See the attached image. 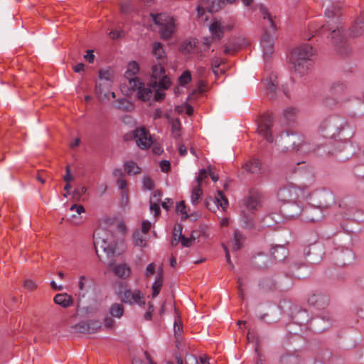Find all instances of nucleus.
<instances>
[{
  "instance_id": "f257e3e1",
  "label": "nucleus",
  "mask_w": 364,
  "mask_h": 364,
  "mask_svg": "<svg viewBox=\"0 0 364 364\" xmlns=\"http://www.w3.org/2000/svg\"><path fill=\"white\" fill-rule=\"evenodd\" d=\"M340 6L338 3L328 1L326 3L325 16L328 18L326 25L322 26L319 33L326 34L328 32V38L333 46L341 53H347L349 51L348 43L345 30L340 20Z\"/></svg>"
},
{
  "instance_id": "f03ea898",
  "label": "nucleus",
  "mask_w": 364,
  "mask_h": 364,
  "mask_svg": "<svg viewBox=\"0 0 364 364\" xmlns=\"http://www.w3.org/2000/svg\"><path fill=\"white\" fill-rule=\"evenodd\" d=\"M282 151H295L302 154L316 151L318 146L305 139L299 132H286L281 133L275 140Z\"/></svg>"
},
{
  "instance_id": "7ed1b4c3",
  "label": "nucleus",
  "mask_w": 364,
  "mask_h": 364,
  "mask_svg": "<svg viewBox=\"0 0 364 364\" xmlns=\"http://www.w3.org/2000/svg\"><path fill=\"white\" fill-rule=\"evenodd\" d=\"M313 55V48L309 44H304L294 49L289 61L295 72L301 75L306 73L312 65Z\"/></svg>"
},
{
  "instance_id": "20e7f679",
  "label": "nucleus",
  "mask_w": 364,
  "mask_h": 364,
  "mask_svg": "<svg viewBox=\"0 0 364 364\" xmlns=\"http://www.w3.org/2000/svg\"><path fill=\"white\" fill-rule=\"evenodd\" d=\"M139 69V65L135 61L129 63L125 73V77L129 80V87L137 91L138 98L146 102L152 97V92L149 86L144 87V84L137 77H134Z\"/></svg>"
},
{
  "instance_id": "39448f33",
  "label": "nucleus",
  "mask_w": 364,
  "mask_h": 364,
  "mask_svg": "<svg viewBox=\"0 0 364 364\" xmlns=\"http://www.w3.org/2000/svg\"><path fill=\"white\" fill-rule=\"evenodd\" d=\"M117 245V242L111 232H97L94 234V245L99 257L100 250L105 253L108 257L112 256L116 251Z\"/></svg>"
},
{
  "instance_id": "423d86ee",
  "label": "nucleus",
  "mask_w": 364,
  "mask_h": 364,
  "mask_svg": "<svg viewBox=\"0 0 364 364\" xmlns=\"http://www.w3.org/2000/svg\"><path fill=\"white\" fill-rule=\"evenodd\" d=\"M346 124L345 119L338 115L326 117L321 123L318 131L325 137L334 138L343 129Z\"/></svg>"
},
{
  "instance_id": "0eeeda50",
  "label": "nucleus",
  "mask_w": 364,
  "mask_h": 364,
  "mask_svg": "<svg viewBox=\"0 0 364 364\" xmlns=\"http://www.w3.org/2000/svg\"><path fill=\"white\" fill-rule=\"evenodd\" d=\"M306 187H297L292 183H287L279 188L277 191V199L283 203L294 201L299 198H305Z\"/></svg>"
},
{
  "instance_id": "6e6552de",
  "label": "nucleus",
  "mask_w": 364,
  "mask_h": 364,
  "mask_svg": "<svg viewBox=\"0 0 364 364\" xmlns=\"http://www.w3.org/2000/svg\"><path fill=\"white\" fill-rule=\"evenodd\" d=\"M305 198H309L314 206L319 208H327L333 200L331 192L326 188L317 189L311 193L306 191Z\"/></svg>"
},
{
  "instance_id": "1a4fd4ad",
  "label": "nucleus",
  "mask_w": 364,
  "mask_h": 364,
  "mask_svg": "<svg viewBox=\"0 0 364 364\" xmlns=\"http://www.w3.org/2000/svg\"><path fill=\"white\" fill-rule=\"evenodd\" d=\"M154 22L160 25V36L164 40L169 39L175 32V19L165 14H158L153 17Z\"/></svg>"
},
{
  "instance_id": "9d476101",
  "label": "nucleus",
  "mask_w": 364,
  "mask_h": 364,
  "mask_svg": "<svg viewBox=\"0 0 364 364\" xmlns=\"http://www.w3.org/2000/svg\"><path fill=\"white\" fill-rule=\"evenodd\" d=\"M262 89L264 95L270 100L276 99L281 91L279 86V82L277 75L272 73L269 75L265 77L262 82Z\"/></svg>"
},
{
  "instance_id": "9b49d317",
  "label": "nucleus",
  "mask_w": 364,
  "mask_h": 364,
  "mask_svg": "<svg viewBox=\"0 0 364 364\" xmlns=\"http://www.w3.org/2000/svg\"><path fill=\"white\" fill-rule=\"evenodd\" d=\"M164 64V63L158 62L153 66L151 76L154 80L151 84H154V88L156 84H159V87L163 89H168L171 85L169 77L165 75Z\"/></svg>"
},
{
  "instance_id": "f8f14e48",
  "label": "nucleus",
  "mask_w": 364,
  "mask_h": 364,
  "mask_svg": "<svg viewBox=\"0 0 364 364\" xmlns=\"http://www.w3.org/2000/svg\"><path fill=\"white\" fill-rule=\"evenodd\" d=\"M273 119L272 114L262 116L257 127L258 133L269 143L274 141V136L272 135Z\"/></svg>"
},
{
  "instance_id": "ddd939ff",
  "label": "nucleus",
  "mask_w": 364,
  "mask_h": 364,
  "mask_svg": "<svg viewBox=\"0 0 364 364\" xmlns=\"http://www.w3.org/2000/svg\"><path fill=\"white\" fill-rule=\"evenodd\" d=\"M119 299L129 305L138 304L141 306L145 304L144 295L138 289H126L119 293Z\"/></svg>"
},
{
  "instance_id": "4468645a",
  "label": "nucleus",
  "mask_w": 364,
  "mask_h": 364,
  "mask_svg": "<svg viewBox=\"0 0 364 364\" xmlns=\"http://www.w3.org/2000/svg\"><path fill=\"white\" fill-rule=\"evenodd\" d=\"M133 136L137 146L141 149H146L152 144L151 135L149 131L144 127L136 129L133 132Z\"/></svg>"
},
{
  "instance_id": "2eb2a0df",
  "label": "nucleus",
  "mask_w": 364,
  "mask_h": 364,
  "mask_svg": "<svg viewBox=\"0 0 364 364\" xmlns=\"http://www.w3.org/2000/svg\"><path fill=\"white\" fill-rule=\"evenodd\" d=\"M233 27V23L216 20L211 23L209 29L213 37L215 39L220 40L223 38L225 31H231Z\"/></svg>"
},
{
  "instance_id": "dca6fc26",
  "label": "nucleus",
  "mask_w": 364,
  "mask_h": 364,
  "mask_svg": "<svg viewBox=\"0 0 364 364\" xmlns=\"http://www.w3.org/2000/svg\"><path fill=\"white\" fill-rule=\"evenodd\" d=\"M322 210L311 203V205L302 209V220L306 222L318 221L323 217Z\"/></svg>"
},
{
  "instance_id": "f3484780",
  "label": "nucleus",
  "mask_w": 364,
  "mask_h": 364,
  "mask_svg": "<svg viewBox=\"0 0 364 364\" xmlns=\"http://www.w3.org/2000/svg\"><path fill=\"white\" fill-rule=\"evenodd\" d=\"M94 280L86 275L79 277L77 282L78 296L80 299L85 298L87 294L93 289Z\"/></svg>"
},
{
  "instance_id": "a211bd4d",
  "label": "nucleus",
  "mask_w": 364,
  "mask_h": 364,
  "mask_svg": "<svg viewBox=\"0 0 364 364\" xmlns=\"http://www.w3.org/2000/svg\"><path fill=\"white\" fill-rule=\"evenodd\" d=\"M286 204L283 211L287 218H294L302 214L303 208L297 200L288 202Z\"/></svg>"
},
{
  "instance_id": "6ab92c4d",
  "label": "nucleus",
  "mask_w": 364,
  "mask_h": 364,
  "mask_svg": "<svg viewBox=\"0 0 364 364\" xmlns=\"http://www.w3.org/2000/svg\"><path fill=\"white\" fill-rule=\"evenodd\" d=\"M260 45L262 48L264 58H269L274 52V38L268 33L265 32L261 38Z\"/></svg>"
},
{
  "instance_id": "aec40b11",
  "label": "nucleus",
  "mask_w": 364,
  "mask_h": 364,
  "mask_svg": "<svg viewBox=\"0 0 364 364\" xmlns=\"http://www.w3.org/2000/svg\"><path fill=\"white\" fill-rule=\"evenodd\" d=\"M346 91L347 87L346 85L340 82H334L331 87V92L336 98L337 102L346 100Z\"/></svg>"
},
{
  "instance_id": "412c9836",
  "label": "nucleus",
  "mask_w": 364,
  "mask_h": 364,
  "mask_svg": "<svg viewBox=\"0 0 364 364\" xmlns=\"http://www.w3.org/2000/svg\"><path fill=\"white\" fill-rule=\"evenodd\" d=\"M308 303L317 308H324L328 304V298L322 294H313L309 297Z\"/></svg>"
},
{
  "instance_id": "4be33fe9",
  "label": "nucleus",
  "mask_w": 364,
  "mask_h": 364,
  "mask_svg": "<svg viewBox=\"0 0 364 364\" xmlns=\"http://www.w3.org/2000/svg\"><path fill=\"white\" fill-rule=\"evenodd\" d=\"M162 197V193L160 191L154 192L150 198L149 209L151 212L154 213V216L157 217L160 215L161 210L159 207V202Z\"/></svg>"
},
{
  "instance_id": "5701e85b",
  "label": "nucleus",
  "mask_w": 364,
  "mask_h": 364,
  "mask_svg": "<svg viewBox=\"0 0 364 364\" xmlns=\"http://www.w3.org/2000/svg\"><path fill=\"white\" fill-rule=\"evenodd\" d=\"M54 302L63 307L68 308L73 304V299L72 296L68 295L67 293L57 294L53 299Z\"/></svg>"
},
{
  "instance_id": "b1692460",
  "label": "nucleus",
  "mask_w": 364,
  "mask_h": 364,
  "mask_svg": "<svg viewBox=\"0 0 364 364\" xmlns=\"http://www.w3.org/2000/svg\"><path fill=\"white\" fill-rule=\"evenodd\" d=\"M323 254V248L320 244H314L311 245L308 253V255L311 257V260L313 262H316L318 259H321Z\"/></svg>"
},
{
  "instance_id": "393cba45",
  "label": "nucleus",
  "mask_w": 364,
  "mask_h": 364,
  "mask_svg": "<svg viewBox=\"0 0 364 364\" xmlns=\"http://www.w3.org/2000/svg\"><path fill=\"white\" fill-rule=\"evenodd\" d=\"M247 209L253 213L260 207V196L259 194H252L245 200Z\"/></svg>"
},
{
  "instance_id": "a878e982",
  "label": "nucleus",
  "mask_w": 364,
  "mask_h": 364,
  "mask_svg": "<svg viewBox=\"0 0 364 364\" xmlns=\"http://www.w3.org/2000/svg\"><path fill=\"white\" fill-rule=\"evenodd\" d=\"M272 255L277 261H283L288 255V250L284 245H276L272 248Z\"/></svg>"
},
{
  "instance_id": "bb28decb",
  "label": "nucleus",
  "mask_w": 364,
  "mask_h": 364,
  "mask_svg": "<svg viewBox=\"0 0 364 364\" xmlns=\"http://www.w3.org/2000/svg\"><path fill=\"white\" fill-rule=\"evenodd\" d=\"M351 33L354 36L364 34V14H361L351 27Z\"/></svg>"
},
{
  "instance_id": "cd10ccee",
  "label": "nucleus",
  "mask_w": 364,
  "mask_h": 364,
  "mask_svg": "<svg viewBox=\"0 0 364 364\" xmlns=\"http://www.w3.org/2000/svg\"><path fill=\"white\" fill-rule=\"evenodd\" d=\"M105 83L98 82L96 85L95 92L99 100L105 101L109 99V89L105 87Z\"/></svg>"
},
{
  "instance_id": "c85d7f7f",
  "label": "nucleus",
  "mask_w": 364,
  "mask_h": 364,
  "mask_svg": "<svg viewBox=\"0 0 364 364\" xmlns=\"http://www.w3.org/2000/svg\"><path fill=\"white\" fill-rule=\"evenodd\" d=\"M245 240V237L240 232V230H235L234 232L233 239L231 241L232 249L235 251L240 250L242 247V243Z\"/></svg>"
},
{
  "instance_id": "c756f323",
  "label": "nucleus",
  "mask_w": 364,
  "mask_h": 364,
  "mask_svg": "<svg viewBox=\"0 0 364 364\" xmlns=\"http://www.w3.org/2000/svg\"><path fill=\"white\" fill-rule=\"evenodd\" d=\"M299 114V109L294 107H288L283 110V116L288 122H294Z\"/></svg>"
},
{
  "instance_id": "7c9ffc66",
  "label": "nucleus",
  "mask_w": 364,
  "mask_h": 364,
  "mask_svg": "<svg viewBox=\"0 0 364 364\" xmlns=\"http://www.w3.org/2000/svg\"><path fill=\"white\" fill-rule=\"evenodd\" d=\"M152 52L154 56L159 60V63H166V55L164 54V50L161 43L156 42L154 43Z\"/></svg>"
},
{
  "instance_id": "2f4dec72",
  "label": "nucleus",
  "mask_w": 364,
  "mask_h": 364,
  "mask_svg": "<svg viewBox=\"0 0 364 364\" xmlns=\"http://www.w3.org/2000/svg\"><path fill=\"white\" fill-rule=\"evenodd\" d=\"M124 312V309L122 304L114 303L111 305L109 309V315L115 318L119 319L122 318Z\"/></svg>"
},
{
  "instance_id": "473e14b6",
  "label": "nucleus",
  "mask_w": 364,
  "mask_h": 364,
  "mask_svg": "<svg viewBox=\"0 0 364 364\" xmlns=\"http://www.w3.org/2000/svg\"><path fill=\"white\" fill-rule=\"evenodd\" d=\"M147 237V234L140 230H136L133 235L134 245L139 247H145Z\"/></svg>"
},
{
  "instance_id": "72a5a7b5",
  "label": "nucleus",
  "mask_w": 364,
  "mask_h": 364,
  "mask_svg": "<svg viewBox=\"0 0 364 364\" xmlns=\"http://www.w3.org/2000/svg\"><path fill=\"white\" fill-rule=\"evenodd\" d=\"M236 0H212L211 5L208 4L207 9L210 12H216L226 4H232Z\"/></svg>"
},
{
  "instance_id": "f704fd0d",
  "label": "nucleus",
  "mask_w": 364,
  "mask_h": 364,
  "mask_svg": "<svg viewBox=\"0 0 364 364\" xmlns=\"http://www.w3.org/2000/svg\"><path fill=\"white\" fill-rule=\"evenodd\" d=\"M162 284H163V272H162V270L161 269L158 272L157 278L152 285V297L153 298H155L158 296V294L160 292Z\"/></svg>"
},
{
  "instance_id": "c9c22d12",
  "label": "nucleus",
  "mask_w": 364,
  "mask_h": 364,
  "mask_svg": "<svg viewBox=\"0 0 364 364\" xmlns=\"http://www.w3.org/2000/svg\"><path fill=\"white\" fill-rule=\"evenodd\" d=\"M114 273L121 278H127L130 274V268L125 264L115 266L113 268Z\"/></svg>"
},
{
  "instance_id": "e433bc0d",
  "label": "nucleus",
  "mask_w": 364,
  "mask_h": 364,
  "mask_svg": "<svg viewBox=\"0 0 364 364\" xmlns=\"http://www.w3.org/2000/svg\"><path fill=\"white\" fill-rule=\"evenodd\" d=\"M99 77L100 80H104L102 83H105V87L107 88H110L112 86V74L108 70H101L99 72Z\"/></svg>"
},
{
  "instance_id": "4c0bfd02",
  "label": "nucleus",
  "mask_w": 364,
  "mask_h": 364,
  "mask_svg": "<svg viewBox=\"0 0 364 364\" xmlns=\"http://www.w3.org/2000/svg\"><path fill=\"white\" fill-rule=\"evenodd\" d=\"M261 164L257 159H253L250 160L248 163H247L244 168L246 171L251 172L252 173H257L260 170Z\"/></svg>"
},
{
  "instance_id": "58836bf2",
  "label": "nucleus",
  "mask_w": 364,
  "mask_h": 364,
  "mask_svg": "<svg viewBox=\"0 0 364 364\" xmlns=\"http://www.w3.org/2000/svg\"><path fill=\"white\" fill-rule=\"evenodd\" d=\"M149 87L151 89L152 94L154 93V91L155 92L154 94V99L156 101H161L164 100L165 97V93L164 92L163 88H160L159 87V84H156V87L154 88V84H147L144 85V87Z\"/></svg>"
},
{
  "instance_id": "ea45409f",
  "label": "nucleus",
  "mask_w": 364,
  "mask_h": 364,
  "mask_svg": "<svg viewBox=\"0 0 364 364\" xmlns=\"http://www.w3.org/2000/svg\"><path fill=\"white\" fill-rule=\"evenodd\" d=\"M202 194L203 191L201 189V186H200V185H196L193 188L191 197V200L193 205H196L200 201Z\"/></svg>"
},
{
  "instance_id": "a19ab883",
  "label": "nucleus",
  "mask_w": 364,
  "mask_h": 364,
  "mask_svg": "<svg viewBox=\"0 0 364 364\" xmlns=\"http://www.w3.org/2000/svg\"><path fill=\"white\" fill-rule=\"evenodd\" d=\"M124 168L126 172L131 175H136L140 173L141 169L137 164L134 161H128L124 164Z\"/></svg>"
},
{
  "instance_id": "79ce46f5",
  "label": "nucleus",
  "mask_w": 364,
  "mask_h": 364,
  "mask_svg": "<svg viewBox=\"0 0 364 364\" xmlns=\"http://www.w3.org/2000/svg\"><path fill=\"white\" fill-rule=\"evenodd\" d=\"M217 205L221 206L223 210H225L228 205V200L221 191H218L217 196H215Z\"/></svg>"
},
{
  "instance_id": "37998d69",
  "label": "nucleus",
  "mask_w": 364,
  "mask_h": 364,
  "mask_svg": "<svg viewBox=\"0 0 364 364\" xmlns=\"http://www.w3.org/2000/svg\"><path fill=\"white\" fill-rule=\"evenodd\" d=\"M116 107L124 111H131L134 109V106L126 99H121L116 102Z\"/></svg>"
},
{
  "instance_id": "c03bdc74",
  "label": "nucleus",
  "mask_w": 364,
  "mask_h": 364,
  "mask_svg": "<svg viewBox=\"0 0 364 364\" xmlns=\"http://www.w3.org/2000/svg\"><path fill=\"white\" fill-rule=\"evenodd\" d=\"M260 12L263 16V18L267 21V24L269 26V27L274 28V23L272 19V16L267 11V8H265L264 6H261L259 8Z\"/></svg>"
},
{
  "instance_id": "a18cd8bd",
  "label": "nucleus",
  "mask_w": 364,
  "mask_h": 364,
  "mask_svg": "<svg viewBox=\"0 0 364 364\" xmlns=\"http://www.w3.org/2000/svg\"><path fill=\"white\" fill-rule=\"evenodd\" d=\"M282 364H296L298 363V357L292 354H285L280 358Z\"/></svg>"
},
{
  "instance_id": "49530a36",
  "label": "nucleus",
  "mask_w": 364,
  "mask_h": 364,
  "mask_svg": "<svg viewBox=\"0 0 364 364\" xmlns=\"http://www.w3.org/2000/svg\"><path fill=\"white\" fill-rule=\"evenodd\" d=\"M242 222L243 228L249 230L254 229L255 223L252 216L248 215L247 214H243L242 218Z\"/></svg>"
},
{
  "instance_id": "de8ad7c7",
  "label": "nucleus",
  "mask_w": 364,
  "mask_h": 364,
  "mask_svg": "<svg viewBox=\"0 0 364 364\" xmlns=\"http://www.w3.org/2000/svg\"><path fill=\"white\" fill-rule=\"evenodd\" d=\"M171 129L172 134L174 138H178L181 136L180 130H181V122L178 119H175L171 120Z\"/></svg>"
},
{
  "instance_id": "09e8293b",
  "label": "nucleus",
  "mask_w": 364,
  "mask_h": 364,
  "mask_svg": "<svg viewBox=\"0 0 364 364\" xmlns=\"http://www.w3.org/2000/svg\"><path fill=\"white\" fill-rule=\"evenodd\" d=\"M86 321L89 327L90 333L96 332L102 326V323L100 320H89Z\"/></svg>"
},
{
  "instance_id": "8fccbe9b",
  "label": "nucleus",
  "mask_w": 364,
  "mask_h": 364,
  "mask_svg": "<svg viewBox=\"0 0 364 364\" xmlns=\"http://www.w3.org/2000/svg\"><path fill=\"white\" fill-rule=\"evenodd\" d=\"M223 63H225L224 60L218 57L213 58L211 60L213 72L217 77H218V68Z\"/></svg>"
},
{
  "instance_id": "3c124183",
  "label": "nucleus",
  "mask_w": 364,
  "mask_h": 364,
  "mask_svg": "<svg viewBox=\"0 0 364 364\" xmlns=\"http://www.w3.org/2000/svg\"><path fill=\"white\" fill-rule=\"evenodd\" d=\"M74 330L76 332L81 333H90L89 327L87 321H82L73 326Z\"/></svg>"
},
{
  "instance_id": "603ef678",
  "label": "nucleus",
  "mask_w": 364,
  "mask_h": 364,
  "mask_svg": "<svg viewBox=\"0 0 364 364\" xmlns=\"http://www.w3.org/2000/svg\"><path fill=\"white\" fill-rule=\"evenodd\" d=\"M196 43L194 39L185 41L182 45V51L188 53L192 52L196 47Z\"/></svg>"
},
{
  "instance_id": "864d4df0",
  "label": "nucleus",
  "mask_w": 364,
  "mask_h": 364,
  "mask_svg": "<svg viewBox=\"0 0 364 364\" xmlns=\"http://www.w3.org/2000/svg\"><path fill=\"white\" fill-rule=\"evenodd\" d=\"M104 326L107 329H114L116 327V321L111 316H106L104 318Z\"/></svg>"
},
{
  "instance_id": "5fc2aeb1",
  "label": "nucleus",
  "mask_w": 364,
  "mask_h": 364,
  "mask_svg": "<svg viewBox=\"0 0 364 364\" xmlns=\"http://www.w3.org/2000/svg\"><path fill=\"white\" fill-rule=\"evenodd\" d=\"M191 80V75L188 70L184 71L179 77V82L181 85L188 84Z\"/></svg>"
},
{
  "instance_id": "6e6d98bb",
  "label": "nucleus",
  "mask_w": 364,
  "mask_h": 364,
  "mask_svg": "<svg viewBox=\"0 0 364 364\" xmlns=\"http://www.w3.org/2000/svg\"><path fill=\"white\" fill-rule=\"evenodd\" d=\"M176 211L182 215V219H186L188 218V215L186 211V205L184 201L179 202L176 205Z\"/></svg>"
},
{
  "instance_id": "4d7b16f0",
  "label": "nucleus",
  "mask_w": 364,
  "mask_h": 364,
  "mask_svg": "<svg viewBox=\"0 0 364 364\" xmlns=\"http://www.w3.org/2000/svg\"><path fill=\"white\" fill-rule=\"evenodd\" d=\"M182 230H183V227L180 224H177L175 228H174V230H173V237L175 239V240H179V238L182 237Z\"/></svg>"
},
{
  "instance_id": "13d9d810",
  "label": "nucleus",
  "mask_w": 364,
  "mask_h": 364,
  "mask_svg": "<svg viewBox=\"0 0 364 364\" xmlns=\"http://www.w3.org/2000/svg\"><path fill=\"white\" fill-rule=\"evenodd\" d=\"M156 272V266L154 263H150L146 268L145 277L146 278L150 277Z\"/></svg>"
},
{
  "instance_id": "bf43d9fd",
  "label": "nucleus",
  "mask_w": 364,
  "mask_h": 364,
  "mask_svg": "<svg viewBox=\"0 0 364 364\" xmlns=\"http://www.w3.org/2000/svg\"><path fill=\"white\" fill-rule=\"evenodd\" d=\"M143 186L147 190H151L154 188V183L151 178L147 176L143 178Z\"/></svg>"
},
{
  "instance_id": "052dcab7",
  "label": "nucleus",
  "mask_w": 364,
  "mask_h": 364,
  "mask_svg": "<svg viewBox=\"0 0 364 364\" xmlns=\"http://www.w3.org/2000/svg\"><path fill=\"white\" fill-rule=\"evenodd\" d=\"M159 166L163 172L167 173L171 168V164L168 161L164 160L159 163Z\"/></svg>"
},
{
  "instance_id": "680f3d73",
  "label": "nucleus",
  "mask_w": 364,
  "mask_h": 364,
  "mask_svg": "<svg viewBox=\"0 0 364 364\" xmlns=\"http://www.w3.org/2000/svg\"><path fill=\"white\" fill-rule=\"evenodd\" d=\"M208 177V172L205 169H201L200 171L199 175L197 177V185H200L201 186V183L203 181Z\"/></svg>"
},
{
  "instance_id": "e2e57ef3",
  "label": "nucleus",
  "mask_w": 364,
  "mask_h": 364,
  "mask_svg": "<svg viewBox=\"0 0 364 364\" xmlns=\"http://www.w3.org/2000/svg\"><path fill=\"white\" fill-rule=\"evenodd\" d=\"M151 227V222L148 220H144L141 224V232L148 234V232L149 231L150 228Z\"/></svg>"
},
{
  "instance_id": "0e129e2a",
  "label": "nucleus",
  "mask_w": 364,
  "mask_h": 364,
  "mask_svg": "<svg viewBox=\"0 0 364 364\" xmlns=\"http://www.w3.org/2000/svg\"><path fill=\"white\" fill-rule=\"evenodd\" d=\"M86 191H87L86 187L80 186V187L75 188V190L74 191V195H75V196L80 198L81 196L85 194L86 193Z\"/></svg>"
},
{
  "instance_id": "69168bd1",
  "label": "nucleus",
  "mask_w": 364,
  "mask_h": 364,
  "mask_svg": "<svg viewBox=\"0 0 364 364\" xmlns=\"http://www.w3.org/2000/svg\"><path fill=\"white\" fill-rule=\"evenodd\" d=\"M186 364H200L197 358L193 355H188L186 357Z\"/></svg>"
},
{
  "instance_id": "338daca9",
  "label": "nucleus",
  "mask_w": 364,
  "mask_h": 364,
  "mask_svg": "<svg viewBox=\"0 0 364 364\" xmlns=\"http://www.w3.org/2000/svg\"><path fill=\"white\" fill-rule=\"evenodd\" d=\"M71 211H75L76 214L80 215L82 213L85 212V208L81 205H73L70 207Z\"/></svg>"
},
{
  "instance_id": "774afa93",
  "label": "nucleus",
  "mask_w": 364,
  "mask_h": 364,
  "mask_svg": "<svg viewBox=\"0 0 364 364\" xmlns=\"http://www.w3.org/2000/svg\"><path fill=\"white\" fill-rule=\"evenodd\" d=\"M24 287L28 290H33L36 288V284L31 279H26L24 282Z\"/></svg>"
}]
</instances>
